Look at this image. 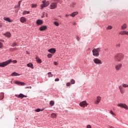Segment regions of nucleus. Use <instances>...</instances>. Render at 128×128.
<instances>
[{"label":"nucleus","instance_id":"nucleus-1","mask_svg":"<svg viewBox=\"0 0 128 128\" xmlns=\"http://www.w3.org/2000/svg\"><path fill=\"white\" fill-rule=\"evenodd\" d=\"M10 62H12L13 64H16L17 62L16 60H14L13 61H12V60H7L4 62H0V66L1 68H4V66H6L10 64Z\"/></svg>","mask_w":128,"mask_h":128},{"label":"nucleus","instance_id":"nucleus-2","mask_svg":"<svg viewBox=\"0 0 128 128\" xmlns=\"http://www.w3.org/2000/svg\"><path fill=\"white\" fill-rule=\"evenodd\" d=\"M100 50H102V48H100L93 49L92 50L93 56H100Z\"/></svg>","mask_w":128,"mask_h":128},{"label":"nucleus","instance_id":"nucleus-3","mask_svg":"<svg viewBox=\"0 0 128 128\" xmlns=\"http://www.w3.org/2000/svg\"><path fill=\"white\" fill-rule=\"evenodd\" d=\"M124 58V54H118L116 55L114 60L116 62H120Z\"/></svg>","mask_w":128,"mask_h":128},{"label":"nucleus","instance_id":"nucleus-4","mask_svg":"<svg viewBox=\"0 0 128 128\" xmlns=\"http://www.w3.org/2000/svg\"><path fill=\"white\" fill-rule=\"evenodd\" d=\"M42 2L43 4H41L42 9V8H46L50 5V2H48V1L46 2V0H43Z\"/></svg>","mask_w":128,"mask_h":128},{"label":"nucleus","instance_id":"nucleus-5","mask_svg":"<svg viewBox=\"0 0 128 128\" xmlns=\"http://www.w3.org/2000/svg\"><path fill=\"white\" fill-rule=\"evenodd\" d=\"M20 4H22V0H20L18 2V5L15 6L14 8H16L15 10L16 12H18L20 10Z\"/></svg>","mask_w":128,"mask_h":128},{"label":"nucleus","instance_id":"nucleus-6","mask_svg":"<svg viewBox=\"0 0 128 128\" xmlns=\"http://www.w3.org/2000/svg\"><path fill=\"white\" fill-rule=\"evenodd\" d=\"M56 6H58V4L56 2H52L50 4V10H54V8H56Z\"/></svg>","mask_w":128,"mask_h":128},{"label":"nucleus","instance_id":"nucleus-7","mask_svg":"<svg viewBox=\"0 0 128 128\" xmlns=\"http://www.w3.org/2000/svg\"><path fill=\"white\" fill-rule=\"evenodd\" d=\"M118 106H120V108H124L125 110H128V106L126 104H118Z\"/></svg>","mask_w":128,"mask_h":128},{"label":"nucleus","instance_id":"nucleus-8","mask_svg":"<svg viewBox=\"0 0 128 128\" xmlns=\"http://www.w3.org/2000/svg\"><path fill=\"white\" fill-rule=\"evenodd\" d=\"M94 64H102V60H100L98 58H94Z\"/></svg>","mask_w":128,"mask_h":128},{"label":"nucleus","instance_id":"nucleus-9","mask_svg":"<svg viewBox=\"0 0 128 128\" xmlns=\"http://www.w3.org/2000/svg\"><path fill=\"white\" fill-rule=\"evenodd\" d=\"M119 34H120V36H128V31L122 30L119 32Z\"/></svg>","mask_w":128,"mask_h":128},{"label":"nucleus","instance_id":"nucleus-10","mask_svg":"<svg viewBox=\"0 0 128 128\" xmlns=\"http://www.w3.org/2000/svg\"><path fill=\"white\" fill-rule=\"evenodd\" d=\"M128 28V24L124 23L121 26V30H124Z\"/></svg>","mask_w":128,"mask_h":128},{"label":"nucleus","instance_id":"nucleus-11","mask_svg":"<svg viewBox=\"0 0 128 128\" xmlns=\"http://www.w3.org/2000/svg\"><path fill=\"white\" fill-rule=\"evenodd\" d=\"M122 66V64H120L115 66V68L116 70H120Z\"/></svg>","mask_w":128,"mask_h":128},{"label":"nucleus","instance_id":"nucleus-12","mask_svg":"<svg viewBox=\"0 0 128 128\" xmlns=\"http://www.w3.org/2000/svg\"><path fill=\"white\" fill-rule=\"evenodd\" d=\"M80 106L82 108H84L86 106H88V104H86V101H82V102H80Z\"/></svg>","mask_w":128,"mask_h":128},{"label":"nucleus","instance_id":"nucleus-13","mask_svg":"<svg viewBox=\"0 0 128 128\" xmlns=\"http://www.w3.org/2000/svg\"><path fill=\"white\" fill-rule=\"evenodd\" d=\"M102 100V98L100 96H98L96 98V102H95L96 104H100V102Z\"/></svg>","mask_w":128,"mask_h":128},{"label":"nucleus","instance_id":"nucleus-14","mask_svg":"<svg viewBox=\"0 0 128 128\" xmlns=\"http://www.w3.org/2000/svg\"><path fill=\"white\" fill-rule=\"evenodd\" d=\"M20 22H26V18L25 17H22L20 18Z\"/></svg>","mask_w":128,"mask_h":128},{"label":"nucleus","instance_id":"nucleus-15","mask_svg":"<svg viewBox=\"0 0 128 128\" xmlns=\"http://www.w3.org/2000/svg\"><path fill=\"white\" fill-rule=\"evenodd\" d=\"M118 88H119V90H120V94H124V88H122V86H118Z\"/></svg>","mask_w":128,"mask_h":128},{"label":"nucleus","instance_id":"nucleus-16","mask_svg":"<svg viewBox=\"0 0 128 128\" xmlns=\"http://www.w3.org/2000/svg\"><path fill=\"white\" fill-rule=\"evenodd\" d=\"M78 14V12H72V14H70V16H72V18H74L75 16H76V14Z\"/></svg>","mask_w":128,"mask_h":128},{"label":"nucleus","instance_id":"nucleus-17","mask_svg":"<svg viewBox=\"0 0 128 128\" xmlns=\"http://www.w3.org/2000/svg\"><path fill=\"white\" fill-rule=\"evenodd\" d=\"M15 84H20V86H24V84H26L24 82L18 81L16 82Z\"/></svg>","mask_w":128,"mask_h":128},{"label":"nucleus","instance_id":"nucleus-18","mask_svg":"<svg viewBox=\"0 0 128 128\" xmlns=\"http://www.w3.org/2000/svg\"><path fill=\"white\" fill-rule=\"evenodd\" d=\"M36 23L37 24H38V26H40V24H42V20H38Z\"/></svg>","mask_w":128,"mask_h":128},{"label":"nucleus","instance_id":"nucleus-19","mask_svg":"<svg viewBox=\"0 0 128 128\" xmlns=\"http://www.w3.org/2000/svg\"><path fill=\"white\" fill-rule=\"evenodd\" d=\"M4 20H6V22H12V20L10 18H4Z\"/></svg>","mask_w":128,"mask_h":128},{"label":"nucleus","instance_id":"nucleus-20","mask_svg":"<svg viewBox=\"0 0 128 128\" xmlns=\"http://www.w3.org/2000/svg\"><path fill=\"white\" fill-rule=\"evenodd\" d=\"M48 52H51V54H54V52H56V49L50 48L48 50Z\"/></svg>","mask_w":128,"mask_h":128},{"label":"nucleus","instance_id":"nucleus-21","mask_svg":"<svg viewBox=\"0 0 128 128\" xmlns=\"http://www.w3.org/2000/svg\"><path fill=\"white\" fill-rule=\"evenodd\" d=\"M4 93H0V100H4Z\"/></svg>","mask_w":128,"mask_h":128},{"label":"nucleus","instance_id":"nucleus-22","mask_svg":"<svg viewBox=\"0 0 128 128\" xmlns=\"http://www.w3.org/2000/svg\"><path fill=\"white\" fill-rule=\"evenodd\" d=\"M46 30V26H42L40 28V30H41V31Z\"/></svg>","mask_w":128,"mask_h":128},{"label":"nucleus","instance_id":"nucleus-23","mask_svg":"<svg viewBox=\"0 0 128 128\" xmlns=\"http://www.w3.org/2000/svg\"><path fill=\"white\" fill-rule=\"evenodd\" d=\"M20 74L16 73V72H12L11 74L12 76H20Z\"/></svg>","mask_w":128,"mask_h":128},{"label":"nucleus","instance_id":"nucleus-24","mask_svg":"<svg viewBox=\"0 0 128 128\" xmlns=\"http://www.w3.org/2000/svg\"><path fill=\"white\" fill-rule=\"evenodd\" d=\"M24 97L26 98V96L24 95L23 94H20L18 96V98H24Z\"/></svg>","mask_w":128,"mask_h":128},{"label":"nucleus","instance_id":"nucleus-25","mask_svg":"<svg viewBox=\"0 0 128 128\" xmlns=\"http://www.w3.org/2000/svg\"><path fill=\"white\" fill-rule=\"evenodd\" d=\"M27 66H28V68H34V65L32 63L27 64Z\"/></svg>","mask_w":128,"mask_h":128},{"label":"nucleus","instance_id":"nucleus-26","mask_svg":"<svg viewBox=\"0 0 128 128\" xmlns=\"http://www.w3.org/2000/svg\"><path fill=\"white\" fill-rule=\"evenodd\" d=\"M51 118H56V114L52 113L51 114Z\"/></svg>","mask_w":128,"mask_h":128},{"label":"nucleus","instance_id":"nucleus-27","mask_svg":"<svg viewBox=\"0 0 128 128\" xmlns=\"http://www.w3.org/2000/svg\"><path fill=\"white\" fill-rule=\"evenodd\" d=\"M7 38H10V33L7 32L4 34Z\"/></svg>","mask_w":128,"mask_h":128},{"label":"nucleus","instance_id":"nucleus-28","mask_svg":"<svg viewBox=\"0 0 128 128\" xmlns=\"http://www.w3.org/2000/svg\"><path fill=\"white\" fill-rule=\"evenodd\" d=\"M50 106H54V102L53 100H52L50 102Z\"/></svg>","mask_w":128,"mask_h":128},{"label":"nucleus","instance_id":"nucleus-29","mask_svg":"<svg viewBox=\"0 0 128 128\" xmlns=\"http://www.w3.org/2000/svg\"><path fill=\"white\" fill-rule=\"evenodd\" d=\"M30 14V12L29 11H26L24 10L22 12V14Z\"/></svg>","mask_w":128,"mask_h":128},{"label":"nucleus","instance_id":"nucleus-30","mask_svg":"<svg viewBox=\"0 0 128 128\" xmlns=\"http://www.w3.org/2000/svg\"><path fill=\"white\" fill-rule=\"evenodd\" d=\"M48 78H52V72H49L48 74Z\"/></svg>","mask_w":128,"mask_h":128},{"label":"nucleus","instance_id":"nucleus-31","mask_svg":"<svg viewBox=\"0 0 128 128\" xmlns=\"http://www.w3.org/2000/svg\"><path fill=\"white\" fill-rule=\"evenodd\" d=\"M122 88H128V85L126 84H122Z\"/></svg>","mask_w":128,"mask_h":128},{"label":"nucleus","instance_id":"nucleus-32","mask_svg":"<svg viewBox=\"0 0 128 128\" xmlns=\"http://www.w3.org/2000/svg\"><path fill=\"white\" fill-rule=\"evenodd\" d=\"M112 26H108L106 28V30H112Z\"/></svg>","mask_w":128,"mask_h":128},{"label":"nucleus","instance_id":"nucleus-33","mask_svg":"<svg viewBox=\"0 0 128 128\" xmlns=\"http://www.w3.org/2000/svg\"><path fill=\"white\" fill-rule=\"evenodd\" d=\"M70 82L72 84H74V82H76V81L72 79Z\"/></svg>","mask_w":128,"mask_h":128},{"label":"nucleus","instance_id":"nucleus-34","mask_svg":"<svg viewBox=\"0 0 128 128\" xmlns=\"http://www.w3.org/2000/svg\"><path fill=\"white\" fill-rule=\"evenodd\" d=\"M36 62H38V64L42 63V60H40V59H38V58H36Z\"/></svg>","mask_w":128,"mask_h":128},{"label":"nucleus","instance_id":"nucleus-35","mask_svg":"<svg viewBox=\"0 0 128 128\" xmlns=\"http://www.w3.org/2000/svg\"><path fill=\"white\" fill-rule=\"evenodd\" d=\"M31 8H36V4H31Z\"/></svg>","mask_w":128,"mask_h":128},{"label":"nucleus","instance_id":"nucleus-36","mask_svg":"<svg viewBox=\"0 0 128 128\" xmlns=\"http://www.w3.org/2000/svg\"><path fill=\"white\" fill-rule=\"evenodd\" d=\"M54 24H55V26H60V24L58 22H54Z\"/></svg>","mask_w":128,"mask_h":128},{"label":"nucleus","instance_id":"nucleus-37","mask_svg":"<svg viewBox=\"0 0 128 128\" xmlns=\"http://www.w3.org/2000/svg\"><path fill=\"white\" fill-rule=\"evenodd\" d=\"M110 112L111 114H112L113 116H116V114L114 113V112H112V110H110Z\"/></svg>","mask_w":128,"mask_h":128},{"label":"nucleus","instance_id":"nucleus-38","mask_svg":"<svg viewBox=\"0 0 128 128\" xmlns=\"http://www.w3.org/2000/svg\"><path fill=\"white\" fill-rule=\"evenodd\" d=\"M48 58H52V54H48Z\"/></svg>","mask_w":128,"mask_h":128},{"label":"nucleus","instance_id":"nucleus-39","mask_svg":"<svg viewBox=\"0 0 128 128\" xmlns=\"http://www.w3.org/2000/svg\"><path fill=\"white\" fill-rule=\"evenodd\" d=\"M35 112H40V109L37 108L36 110H35Z\"/></svg>","mask_w":128,"mask_h":128},{"label":"nucleus","instance_id":"nucleus-40","mask_svg":"<svg viewBox=\"0 0 128 128\" xmlns=\"http://www.w3.org/2000/svg\"><path fill=\"white\" fill-rule=\"evenodd\" d=\"M18 44H16V42L15 43H13V44H12V46H17Z\"/></svg>","mask_w":128,"mask_h":128},{"label":"nucleus","instance_id":"nucleus-41","mask_svg":"<svg viewBox=\"0 0 128 128\" xmlns=\"http://www.w3.org/2000/svg\"><path fill=\"white\" fill-rule=\"evenodd\" d=\"M66 86H70V82L66 83Z\"/></svg>","mask_w":128,"mask_h":128},{"label":"nucleus","instance_id":"nucleus-42","mask_svg":"<svg viewBox=\"0 0 128 128\" xmlns=\"http://www.w3.org/2000/svg\"><path fill=\"white\" fill-rule=\"evenodd\" d=\"M2 48V42H0V48Z\"/></svg>","mask_w":128,"mask_h":128},{"label":"nucleus","instance_id":"nucleus-43","mask_svg":"<svg viewBox=\"0 0 128 128\" xmlns=\"http://www.w3.org/2000/svg\"><path fill=\"white\" fill-rule=\"evenodd\" d=\"M76 39L77 40L78 42L79 40H80V37H78V36H76Z\"/></svg>","mask_w":128,"mask_h":128},{"label":"nucleus","instance_id":"nucleus-44","mask_svg":"<svg viewBox=\"0 0 128 128\" xmlns=\"http://www.w3.org/2000/svg\"><path fill=\"white\" fill-rule=\"evenodd\" d=\"M60 80V78H56L55 79V82H58Z\"/></svg>","mask_w":128,"mask_h":128},{"label":"nucleus","instance_id":"nucleus-45","mask_svg":"<svg viewBox=\"0 0 128 128\" xmlns=\"http://www.w3.org/2000/svg\"><path fill=\"white\" fill-rule=\"evenodd\" d=\"M87 128H92V126L90 124L87 126Z\"/></svg>","mask_w":128,"mask_h":128},{"label":"nucleus","instance_id":"nucleus-46","mask_svg":"<svg viewBox=\"0 0 128 128\" xmlns=\"http://www.w3.org/2000/svg\"><path fill=\"white\" fill-rule=\"evenodd\" d=\"M116 46H117V48H120V44H118L116 45Z\"/></svg>","mask_w":128,"mask_h":128},{"label":"nucleus","instance_id":"nucleus-47","mask_svg":"<svg viewBox=\"0 0 128 128\" xmlns=\"http://www.w3.org/2000/svg\"><path fill=\"white\" fill-rule=\"evenodd\" d=\"M54 66H58V63L56 62H54Z\"/></svg>","mask_w":128,"mask_h":128},{"label":"nucleus","instance_id":"nucleus-48","mask_svg":"<svg viewBox=\"0 0 128 128\" xmlns=\"http://www.w3.org/2000/svg\"><path fill=\"white\" fill-rule=\"evenodd\" d=\"M26 88H32V86H27Z\"/></svg>","mask_w":128,"mask_h":128},{"label":"nucleus","instance_id":"nucleus-49","mask_svg":"<svg viewBox=\"0 0 128 128\" xmlns=\"http://www.w3.org/2000/svg\"><path fill=\"white\" fill-rule=\"evenodd\" d=\"M16 48H11L10 50H15Z\"/></svg>","mask_w":128,"mask_h":128},{"label":"nucleus","instance_id":"nucleus-50","mask_svg":"<svg viewBox=\"0 0 128 128\" xmlns=\"http://www.w3.org/2000/svg\"><path fill=\"white\" fill-rule=\"evenodd\" d=\"M68 16H70V15L66 14V18H68Z\"/></svg>","mask_w":128,"mask_h":128},{"label":"nucleus","instance_id":"nucleus-51","mask_svg":"<svg viewBox=\"0 0 128 128\" xmlns=\"http://www.w3.org/2000/svg\"><path fill=\"white\" fill-rule=\"evenodd\" d=\"M54 2H58V0H54Z\"/></svg>","mask_w":128,"mask_h":128},{"label":"nucleus","instance_id":"nucleus-52","mask_svg":"<svg viewBox=\"0 0 128 128\" xmlns=\"http://www.w3.org/2000/svg\"><path fill=\"white\" fill-rule=\"evenodd\" d=\"M2 26V25L1 24H0V27L1 28Z\"/></svg>","mask_w":128,"mask_h":128},{"label":"nucleus","instance_id":"nucleus-53","mask_svg":"<svg viewBox=\"0 0 128 128\" xmlns=\"http://www.w3.org/2000/svg\"><path fill=\"white\" fill-rule=\"evenodd\" d=\"M76 23H74V26H76Z\"/></svg>","mask_w":128,"mask_h":128}]
</instances>
